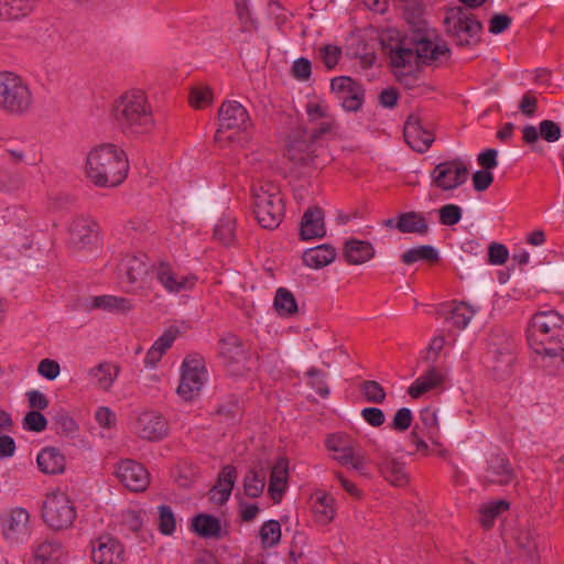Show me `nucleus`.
<instances>
[{"label": "nucleus", "mask_w": 564, "mask_h": 564, "mask_svg": "<svg viewBox=\"0 0 564 564\" xmlns=\"http://www.w3.org/2000/svg\"><path fill=\"white\" fill-rule=\"evenodd\" d=\"M219 355L227 365H236L245 359L240 339L234 334H227L219 340Z\"/></svg>", "instance_id": "obj_32"}, {"label": "nucleus", "mask_w": 564, "mask_h": 564, "mask_svg": "<svg viewBox=\"0 0 564 564\" xmlns=\"http://www.w3.org/2000/svg\"><path fill=\"white\" fill-rule=\"evenodd\" d=\"M37 372L47 380H54L59 375V365L53 359H42L37 366Z\"/></svg>", "instance_id": "obj_57"}, {"label": "nucleus", "mask_w": 564, "mask_h": 564, "mask_svg": "<svg viewBox=\"0 0 564 564\" xmlns=\"http://www.w3.org/2000/svg\"><path fill=\"white\" fill-rule=\"evenodd\" d=\"M30 408L35 411L45 410L48 406V400L46 395L39 390H31L26 392Z\"/></svg>", "instance_id": "obj_63"}, {"label": "nucleus", "mask_w": 564, "mask_h": 564, "mask_svg": "<svg viewBox=\"0 0 564 564\" xmlns=\"http://www.w3.org/2000/svg\"><path fill=\"white\" fill-rule=\"evenodd\" d=\"M462 208L455 204H446L440 208V221L445 226H454L462 219Z\"/></svg>", "instance_id": "obj_51"}, {"label": "nucleus", "mask_w": 564, "mask_h": 564, "mask_svg": "<svg viewBox=\"0 0 564 564\" xmlns=\"http://www.w3.org/2000/svg\"><path fill=\"white\" fill-rule=\"evenodd\" d=\"M253 213L258 223L265 229H274L282 221L284 204L280 189L265 183L253 189Z\"/></svg>", "instance_id": "obj_6"}, {"label": "nucleus", "mask_w": 564, "mask_h": 564, "mask_svg": "<svg viewBox=\"0 0 564 564\" xmlns=\"http://www.w3.org/2000/svg\"><path fill=\"white\" fill-rule=\"evenodd\" d=\"M237 479V469L234 466H225L217 484L210 490V500L218 505H224L230 497Z\"/></svg>", "instance_id": "obj_25"}, {"label": "nucleus", "mask_w": 564, "mask_h": 564, "mask_svg": "<svg viewBox=\"0 0 564 564\" xmlns=\"http://www.w3.org/2000/svg\"><path fill=\"white\" fill-rule=\"evenodd\" d=\"M484 479L499 486H507L516 479V473L505 454L495 453L488 457Z\"/></svg>", "instance_id": "obj_19"}, {"label": "nucleus", "mask_w": 564, "mask_h": 564, "mask_svg": "<svg viewBox=\"0 0 564 564\" xmlns=\"http://www.w3.org/2000/svg\"><path fill=\"white\" fill-rule=\"evenodd\" d=\"M42 518L53 530H65L70 527V497L67 486L57 487L46 495Z\"/></svg>", "instance_id": "obj_8"}, {"label": "nucleus", "mask_w": 564, "mask_h": 564, "mask_svg": "<svg viewBox=\"0 0 564 564\" xmlns=\"http://www.w3.org/2000/svg\"><path fill=\"white\" fill-rule=\"evenodd\" d=\"M405 142L416 152H425L434 141L433 133L425 129L419 118L411 116L404 124Z\"/></svg>", "instance_id": "obj_22"}, {"label": "nucleus", "mask_w": 564, "mask_h": 564, "mask_svg": "<svg viewBox=\"0 0 564 564\" xmlns=\"http://www.w3.org/2000/svg\"><path fill=\"white\" fill-rule=\"evenodd\" d=\"M476 312V307H473L465 302H460L455 304L452 308L451 319L455 326L463 329L469 324Z\"/></svg>", "instance_id": "obj_44"}, {"label": "nucleus", "mask_w": 564, "mask_h": 564, "mask_svg": "<svg viewBox=\"0 0 564 564\" xmlns=\"http://www.w3.org/2000/svg\"><path fill=\"white\" fill-rule=\"evenodd\" d=\"M260 539L264 547H271L281 539V525L275 520L264 522L260 529Z\"/></svg>", "instance_id": "obj_45"}, {"label": "nucleus", "mask_w": 564, "mask_h": 564, "mask_svg": "<svg viewBox=\"0 0 564 564\" xmlns=\"http://www.w3.org/2000/svg\"><path fill=\"white\" fill-rule=\"evenodd\" d=\"M159 530L164 535H171L176 528V519L169 506L159 507Z\"/></svg>", "instance_id": "obj_48"}, {"label": "nucleus", "mask_w": 564, "mask_h": 564, "mask_svg": "<svg viewBox=\"0 0 564 564\" xmlns=\"http://www.w3.org/2000/svg\"><path fill=\"white\" fill-rule=\"evenodd\" d=\"M29 512L21 507L11 509L1 518L2 532L8 540H18L29 532Z\"/></svg>", "instance_id": "obj_21"}, {"label": "nucleus", "mask_w": 564, "mask_h": 564, "mask_svg": "<svg viewBox=\"0 0 564 564\" xmlns=\"http://www.w3.org/2000/svg\"><path fill=\"white\" fill-rule=\"evenodd\" d=\"M306 112L311 121H317L319 119H326L330 117L328 106L322 101L307 102Z\"/></svg>", "instance_id": "obj_56"}, {"label": "nucleus", "mask_w": 564, "mask_h": 564, "mask_svg": "<svg viewBox=\"0 0 564 564\" xmlns=\"http://www.w3.org/2000/svg\"><path fill=\"white\" fill-rule=\"evenodd\" d=\"M119 271L122 279L129 284H133L143 279L148 272V267L141 258L128 256L121 261Z\"/></svg>", "instance_id": "obj_35"}, {"label": "nucleus", "mask_w": 564, "mask_h": 564, "mask_svg": "<svg viewBox=\"0 0 564 564\" xmlns=\"http://www.w3.org/2000/svg\"><path fill=\"white\" fill-rule=\"evenodd\" d=\"M508 249L501 243H492L489 247V262L495 265H501L508 260Z\"/></svg>", "instance_id": "obj_60"}, {"label": "nucleus", "mask_w": 564, "mask_h": 564, "mask_svg": "<svg viewBox=\"0 0 564 564\" xmlns=\"http://www.w3.org/2000/svg\"><path fill=\"white\" fill-rule=\"evenodd\" d=\"M540 135L547 142H555L561 138V128L551 120L540 122Z\"/></svg>", "instance_id": "obj_54"}, {"label": "nucleus", "mask_w": 564, "mask_h": 564, "mask_svg": "<svg viewBox=\"0 0 564 564\" xmlns=\"http://www.w3.org/2000/svg\"><path fill=\"white\" fill-rule=\"evenodd\" d=\"M390 64L394 70H419L420 64L442 62L448 58L446 43L430 33H414L392 39L387 45Z\"/></svg>", "instance_id": "obj_1"}, {"label": "nucleus", "mask_w": 564, "mask_h": 564, "mask_svg": "<svg viewBox=\"0 0 564 564\" xmlns=\"http://www.w3.org/2000/svg\"><path fill=\"white\" fill-rule=\"evenodd\" d=\"M265 487V473L263 469H250L243 478V491L250 498H258Z\"/></svg>", "instance_id": "obj_39"}, {"label": "nucleus", "mask_w": 564, "mask_h": 564, "mask_svg": "<svg viewBox=\"0 0 564 564\" xmlns=\"http://www.w3.org/2000/svg\"><path fill=\"white\" fill-rule=\"evenodd\" d=\"M291 73L297 80H308L312 74V64L307 58L300 57L293 62Z\"/></svg>", "instance_id": "obj_53"}, {"label": "nucleus", "mask_w": 564, "mask_h": 564, "mask_svg": "<svg viewBox=\"0 0 564 564\" xmlns=\"http://www.w3.org/2000/svg\"><path fill=\"white\" fill-rule=\"evenodd\" d=\"M40 471L46 475H56L64 473L66 468V458L56 447H44L36 457Z\"/></svg>", "instance_id": "obj_26"}, {"label": "nucleus", "mask_w": 564, "mask_h": 564, "mask_svg": "<svg viewBox=\"0 0 564 564\" xmlns=\"http://www.w3.org/2000/svg\"><path fill=\"white\" fill-rule=\"evenodd\" d=\"M33 106V96L26 82L13 72H0V110L11 116H23Z\"/></svg>", "instance_id": "obj_5"}, {"label": "nucleus", "mask_w": 564, "mask_h": 564, "mask_svg": "<svg viewBox=\"0 0 564 564\" xmlns=\"http://www.w3.org/2000/svg\"><path fill=\"white\" fill-rule=\"evenodd\" d=\"M326 448L333 452V458L341 466H350L360 476L369 477L368 458L357 451L354 443L345 434H332L326 440Z\"/></svg>", "instance_id": "obj_9"}, {"label": "nucleus", "mask_w": 564, "mask_h": 564, "mask_svg": "<svg viewBox=\"0 0 564 564\" xmlns=\"http://www.w3.org/2000/svg\"><path fill=\"white\" fill-rule=\"evenodd\" d=\"M498 151L495 149H487L484 152L479 153L477 156L478 164L485 171H490L498 165Z\"/></svg>", "instance_id": "obj_62"}, {"label": "nucleus", "mask_w": 564, "mask_h": 564, "mask_svg": "<svg viewBox=\"0 0 564 564\" xmlns=\"http://www.w3.org/2000/svg\"><path fill=\"white\" fill-rule=\"evenodd\" d=\"M120 373L116 362L102 361L88 370L90 383L101 391H109Z\"/></svg>", "instance_id": "obj_23"}, {"label": "nucleus", "mask_w": 564, "mask_h": 564, "mask_svg": "<svg viewBox=\"0 0 564 564\" xmlns=\"http://www.w3.org/2000/svg\"><path fill=\"white\" fill-rule=\"evenodd\" d=\"M383 474L394 486H403L408 480L404 465L397 460H389L384 466Z\"/></svg>", "instance_id": "obj_46"}, {"label": "nucleus", "mask_w": 564, "mask_h": 564, "mask_svg": "<svg viewBox=\"0 0 564 564\" xmlns=\"http://www.w3.org/2000/svg\"><path fill=\"white\" fill-rule=\"evenodd\" d=\"M438 259L437 250L432 246H419L404 251L401 256V261L404 264H412L420 260L434 262Z\"/></svg>", "instance_id": "obj_41"}, {"label": "nucleus", "mask_w": 564, "mask_h": 564, "mask_svg": "<svg viewBox=\"0 0 564 564\" xmlns=\"http://www.w3.org/2000/svg\"><path fill=\"white\" fill-rule=\"evenodd\" d=\"M219 128L215 134V141L219 144L232 139L229 131H246L251 126L247 109L236 100H229L221 105L218 112Z\"/></svg>", "instance_id": "obj_12"}, {"label": "nucleus", "mask_w": 564, "mask_h": 564, "mask_svg": "<svg viewBox=\"0 0 564 564\" xmlns=\"http://www.w3.org/2000/svg\"><path fill=\"white\" fill-rule=\"evenodd\" d=\"M395 228L401 232L425 234L427 231L424 217L413 212L401 214L397 219Z\"/></svg>", "instance_id": "obj_37"}, {"label": "nucleus", "mask_w": 564, "mask_h": 564, "mask_svg": "<svg viewBox=\"0 0 564 564\" xmlns=\"http://www.w3.org/2000/svg\"><path fill=\"white\" fill-rule=\"evenodd\" d=\"M34 0H0V20L12 21L28 15Z\"/></svg>", "instance_id": "obj_33"}, {"label": "nucleus", "mask_w": 564, "mask_h": 564, "mask_svg": "<svg viewBox=\"0 0 564 564\" xmlns=\"http://www.w3.org/2000/svg\"><path fill=\"white\" fill-rule=\"evenodd\" d=\"M412 423V412L408 408L399 409L393 417L391 427L395 431H406Z\"/></svg>", "instance_id": "obj_55"}, {"label": "nucleus", "mask_w": 564, "mask_h": 564, "mask_svg": "<svg viewBox=\"0 0 564 564\" xmlns=\"http://www.w3.org/2000/svg\"><path fill=\"white\" fill-rule=\"evenodd\" d=\"M155 276L162 288L171 294L191 291L197 282L195 274H181L166 263H161L156 268Z\"/></svg>", "instance_id": "obj_17"}, {"label": "nucleus", "mask_w": 564, "mask_h": 564, "mask_svg": "<svg viewBox=\"0 0 564 564\" xmlns=\"http://www.w3.org/2000/svg\"><path fill=\"white\" fill-rule=\"evenodd\" d=\"M95 419L100 426L107 429L115 426L117 422L115 412L108 406L98 408L95 412Z\"/></svg>", "instance_id": "obj_59"}, {"label": "nucleus", "mask_w": 564, "mask_h": 564, "mask_svg": "<svg viewBox=\"0 0 564 564\" xmlns=\"http://www.w3.org/2000/svg\"><path fill=\"white\" fill-rule=\"evenodd\" d=\"M83 169L87 180L96 187L111 188L124 182L130 164L121 147L105 142L87 152Z\"/></svg>", "instance_id": "obj_2"}, {"label": "nucleus", "mask_w": 564, "mask_h": 564, "mask_svg": "<svg viewBox=\"0 0 564 564\" xmlns=\"http://www.w3.org/2000/svg\"><path fill=\"white\" fill-rule=\"evenodd\" d=\"M214 99L213 90L205 84H197L191 88L189 104L195 109H204L212 105Z\"/></svg>", "instance_id": "obj_43"}, {"label": "nucleus", "mask_w": 564, "mask_h": 564, "mask_svg": "<svg viewBox=\"0 0 564 564\" xmlns=\"http://www.w3.org/2000/svg\"><path fill=\"white\" fill-rule=\"evenodd\" d=\"M345 258L351 264H361L369 261L375 250L369 241L349 240L345 246Z\"/></svg>", "instance_id": "obj_34"}, {"label": "nucleus", "mask_w": 564, "mask_h": 564, "mask_svg": "<svg viewBox=\"0 0 564 564\" xmlns=\"http://www.w3.org/2000/svg\"><path fill=\"white\" fill-rule=\"evenodd\" d=\"M444 381V375L434 367H431L426 372L422 373L409 387L408 393L413 399H417L424 393L437 388Z\"/></svg>", "instance_id": "obj_29"}, {"label": "nucleus", "mask_w": 564, "mask_h": 564, "mask_svg": "<svg viewBox=\"0 0 564 564\" xmlns=\"http://www.w3.org/2000/svg\"><path fill=\"white\" fill-rule=\"evenodd\" d=\"M341 54V48L337 45L332 44L324 45L318 50L319 58L322 59L324 65L329 69L334 68L338 64Z\"/></svg>", "instance_id": "obj_50"}, {"label": "nucleus", "mask_w": 564, "mask_h": 564, "mask_svg": "<svg viewBox=\"0 0 564 564\" xmlns=\"http://www.w3.org/2000/svg\"><path fill=\"white\" fill-rule=\"evenodd\" d=\"M215 236L224 243L228 245L234 240V225L231 221H223L216 225Z\"/></svg>", "instance_id": "obj_64"}, {"label": "nucleus", "mask_w": 564, "mask_h": 564, "mask_svg": "<svg viewBox=\"0 0 564 564\" xmlns=\"http://www.w3.org/2000/svg\"><path fill=\"white\" fill-rule=\"evenodd\" d=\"M336 251L330 245H319L303 253V262L312 269H322L335 260Z\"/></svg>", "instance_id": "obj_31"}, {"label": "nucleus", "mask_w": 564, "mask_h": 564, "mask_svg": "<svg viewBox=\"0 0 564 564\" xmlns=\"http://www.w3.org/2000/svg\"><path fill=\"white\" fill-rule=\"evenodd\" d=\"M208 379L204 360L197 356L186 357L181 366V379L176 393L185 401L194 400Z\"/></svg>", "instance_id": "obj_10"}, {"label": "nucleus", "mask_w": 564, "mask_h": 564, "mask_svg": "<svg viewBox=\"0 0 564 564\" xmlns=\"http://www.w3.org/2000/svg\"><path fill=\"white\" fill-rule=\"evenodd\" d=\"M326 234L324 213L318 207L308 208L301 220L300 237L302 240L322 238Z\"/></svg>", "instance_id": "obj_24"}, {"label": "nucleus", "mask_w": 564, "mask_h": 564, "mask_svg": "<svg viewBox=\"0 0 564 564\" xmlns=\"http://www.w3.org/2000/svg\"><path fill=\"white\" fill-rule=\"evenodd\" d=\"M360 391L368 402L382 403L386 399L384 389L381 384L373 380L364 381Z\"/></svg>", "instance_id": "obj_47"}, {"label": "nucleus", "mask_w": 564, "mask_h": 564, "mask_svg": "<svg viewBox=\"0 0 564 564\" xmlns=\"http://www.w3.org/2000/svg\"><path fill=\"white\" fill-rule=\"evenodd\" d=\"M444 24L447 34L458 45H470L478 40L481 25L469 11L454 7L446 11Z\"/></svg>", "instance_id": "obj_7"}, {"label": "nucleus", "mask_w": 564, "mask_h": 564, "mask_svg": "<svg viewBox=\"0 0 564 564\" xmlns=\"http://www.w3.org/2000/svg\"><path fill=\"white\" fill-rule=\"evenodd\" d=\"M311 511L317 524L327 525L336 517V500L325 490H316L311 496Z\"/></svg>", "instance_id": "obj_20"}, {"label": "nucleus", "mask_w": 564, "mask_h": 564, "mask_svg": "<svg viewBox=\"0 0 564 564\" xmlns=\"http://www.w3.org/2000/svg\"><path fill=\"white\" fill-rule=\"evenodd\" d=\"M112 117L124 132L131 134L150 133L155 128L152 106L140 89L123 93L113 104Z\"/></svg>", "instance_id": "obj_3"}, {"label": "nucleus", "mask_w": 564, "mask_h": 564, "mask_svg": "<svg viewBox=\"0 0 564 564\" xmlns=\"http://www.w3.org/2000/svg\"><path fill=\"white\" fill-rule=\"evenodd\" d=\"M289 477V464L285 458H279L272 467L269 494L274 502H279L285 491Z\"/></svg>", "instance_id": "obj_28"}, {"label": "nucleus", "mask_w": 564, "mask_h": 564, "mask_svg": "<svg viewBox=\"0 0 564 564\" xmlns=\"http://www.w3.org/2000/svg\"><path fill=\"white\" fill-rule=\"evenodd\" d=\"M274 307L282 316H290L297 311L294 295L284 288H279L274 297Z\"/></svg>", "instance_id": "obj_42"}, {"label": "nucleus", "mask_w": 564, "mask_h": 564, "mask_svg": "<svg viewBox=\"0 0 564 564\" xmlns=\"http://www.w3.org/2000/svg\"><path fill=\"white\" fill-rule=\"evenodd\" d=\"M91 306L113 314H127L134 308V303L128 297L105 294L95 296Z\"/></svg>", "instance_id": "obj_30"}, {"label": "nucleus", "mask_w": 564, "mask_h": 564, "mask_svg": "<svg viewBox=\"0 0 564 564\" xmlns=\"http://www.w3.org/2000/svg\"><path fill=\"white\" fill-rule=\"evenodd\" d=\"M100 229L94 218L84 214L73 218V251H94L100 246Z\"/></svg>", "instance_id": "obj_14"}, {"label": "nucleus", "mask_w": 564, "mask_h": 564, "mask_svg": "<svg viewBox=\"0 0 564 564\" xmlns=\"http://www.w3.org/2000/svg\"><path fill=\"white\" fill-rule=\"evenodd\" d=\"M362 419L371 426L379 427L384 423V414L378 408H365L361 410Z\"/></svg>", "instance_id": "obj_61"}, {"label": "nucleus", "mask_w": 564, "mask_h": 564, "mask_svg": "<svg viewBox=\"0 0 564 564\" xmlns=\"http://www.w3.org/2000/svg\"><path fill=\"white\" fill-rule=\"evenodd\" d=\"M142 517L140 511L126 510L121 513L120 524L122 530L138 532L142 527Z\"/></svg>", "instance_id": "obj_52"}, {"label": "nucleus", "mask_w": 564, "mask_h": 564, "mask_svg": "<svg viewBox=\"0 0 564 564\" xmlns=\"http://www.w3.org/2000/svg\"><path fill=\"white\" fill-rule=\"evenodd\" d=\"M62 551L61 544L57 542H42L34 550L32 554V564H48L59 558Z\"/></svg>", "instance_id": "obj_38"}, {"label": "nucleus", "mask_w": 564, "mask_h": 564, "mask_svg": "<svg viewBox=\"0 0 564 564\" xmlns=\"http://www.w3.org/2000/svg\"><path fill=\"white\" fill-rule=\"evenodd\" d=\"M494 182V175L490 171L479 170L473 175V186L477 192L486 191Z\"/></svg>", "instance_id": "obj_58"}, {"label": "nucleus", "mask_w": 564, "mask_h": 564, "mask_svg": "<svg viewBox=\"0 0 564 564\" xmlns=\"http://www.w3.org/2000/svg\"><path fill=\"white\" fill-rule=\"evenodd\" d=\"M469 175L467 161L456 158L435 165L431 171V186L443 192H449L463 185Z\"/></svg>", "instance_id": "obj_11"}, {"label": "nucleus", "mask_w": 564, "mask_h": 564, "mask_svg": "<svg viewBox=\"0 0 564 564\" xmlns=\"http://www.w3.org/2000/svg\"><path fill=\"white\" fill-rule=\"evenodd\" d=\"M332 91L337 95L346 111H358L365 98V90L354 79L347 76L333 78L330 82Z\"/></svg>", "instance_id": "obj_15"}, {"label": "nucleus", "mask_w": 564, "mask_h": 564, "mask_svg": "<svg viewBox=\"0 0 564 564\" xmlns=\"http://www.w3.org/2000/svg\"><path fill=\"white\" fill-rule=\"evenodd\" d=\"M91 556L96 564H122L124 549L117 539L104 535L93 542Z\"/></svg>", "instance_id": "obj_18"}, {"label": "nucleus", "mask_w": 564, "mask_h": 564, "mask_svg": "<svg viewBox=\"0 0 564 564\" xmlns=\"http://www.w3.org/2000/svg\"><path fill=\"white\" fill-rule=\"evenodd\" d=\"M23 429L30 432H42L47 426L46 417L40 411H30L23 419Z\"/></svg>", "instance_id": "obj_49"}, {"label": "nucleus", "mask_w": 564, "mask_h": 564, "mask_svg": "<svg viewBox=\"0 0 564 564\" xmlns=\"http://www.w3.org/2000/svg\"><path fill=\"white\" fill-rule=\"evenodd\" d=\"M178 335L176 328L166 329L150 347L144 358L145 367L154 368L162 359L163 355L170 349Z\"/></svg>", "instance_id": "obj_27"}, {"label": "nucleus", "mask_w": 564, "mask_h": 564, "mask_svg": "<svg viewBox=\"0 0 564 564\" xmlns=\"http://www.w3.org/2000/svg\"><path fill=\"white\" fill-rule=\"evenodd\" d=\"M509 509L506 500H496L484 503L480 507V523L484 528L489 529L494 525L495 519Z\"/></svg>", "instance_id": "obj_40"}, {"label": "nucleus", "mask_w": 564, "mask_h": 564, "mask_svg": "<svg viewBox=\"0 0 564 564\" xmlns=\"http://www.w3.org/2000/svg\"><path fill=\"white\" fill-rule=\"evenodd\" d=\"M116 476L131 491H143L150 484L149 471L133 459L120 460L116 467Z\"/></svg>", "instance_id": "obj_16"}, {"label": "nucleus", "mask_w": 564, "mask_h": 564, "mask_svg": "<svg viewBox=\"0 0 564 564\" xmlns=\"http://www.w3.org/2000/svg\"><path fill=\"white\" fill-rule=\"evenodd\" d=\"M193 530L202 538L218 539L221 535L220 521L214 516L198 514L192 521Z\"/></svg>", "instance_id": "obj_36"}, {"label": "nucleus", "mask_w": 564, "mask_h": 564, "mask_svg": "<svg viewBox=\"0 0 564 564\" xmlns=\"http://www.w3.org/2000/svg\"><path fill=\"white\" fill-rule=\"evenodd\" d=\"M527 337L529 346L539 355L555 357L564 354V316L554 311L534 314Z\"/></svg>", "instance_id": "obj_4"}, {"label": "nucleus", "mask_w": 564, "mask_h": 564, "mask_svg": "<svg viewBox=\"0 0 564 564\" xmlns=\"http://www.w3.org/2000/svg\"><path fill=\"white\" fill-rule=\"evenodd\" d=\"M132 432L142 440L158 442L167 436L169 423L160 412L144 410L137 414Z\"/></svg>", "instance_id": "obj_13"}]
</instances>
